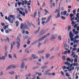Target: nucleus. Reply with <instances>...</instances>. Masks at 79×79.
Instances as JSON below:
<instances>
[{
    "instance_id": "obj_64",
    "label": "nucleus",
    "mask_w": 79,
    "mask_h": 79,
    "mask_svg": "<svg viewBox=\"0 0 79 79\" xmlns=\"http://www.w3.org/2000/svg\"><path fill=\"white\" fill-rule=\"evenodd\" d=\"M77 50V48H73V51H75Z\"/></svg>"
},
{
    "instance_id": "obj_31",
    "label": "nucleus",
    "mask_w": 79,
    "mask_h": 79,
    "mask_svg": "<svg viewBox=\"0 0 79 79\" xmlns=\"http://www.w3.org/2000/svg\"><path fill=\"white\" fill-rule=\"evenodd\" d=\"M44 52V50H43L41 51H39L38 53H43Z\"/></svg>"
},
{
    "instance_id": "obj_21",
    "label": "nucleus",
    "mask_w": 79,
    "mask_h": 79,
    "mask_svg": "<svg viewBox=\"0 0 79 79\" xmlns=\"http://www.w3.org/2000/svg\"><path fill=\"white\" fill-rule=\"evenodd\" d=\"M58 39L59 40L61 41V36H59L58 37Z\"/></svg>"
},
{
    "instance_id": "obj_61",
    "label": "nucleus",
    "mask_w": 79,
    "mask_h": 79,
    "mask_svg": "<svg viewBox=\"0 0 79 79\" xmlns=\"http://www.w3.org/2000/svg\"><path fill=\"white\" fill-rule=\"evenodd\" d=\"M18 78V76L17 75H16L15 76V79H17Z\"/></svg>"
},
{
    "instance_id": "obj_7",
    "label": "nucleus",
    "mask_w": 79,
    "mask_h": 79,
    "mask_svg": "<svg viewBox=\"0 0 79 79\" xmlns=\"http://www.w3.org/2000/svg\"><path fill=\"white\" fill-rule=\"evenodd\" d=\"M15 44H16V43L15 41H13L12 43L10 45V50H13V45H15Z\"/></svg>"
},
{
    "instance_id": "obj_34",
    "label": "nucleus",
    "mask_w": 79,
    "mask_h": 79,
    "mask_svg": "<svg viewBox=\"0 0 79 79\" xmlns=\"http://www.w3.org/2000/svg\"><path fill=\"white\" fill-rule=\"evenodd\" d=\"M6 39L7 40V41L10 43V39H9V38L8 37L6 36Z\"/></svg>"
},
{
    "instance_id": "obj_35",
    "label": "nucleus",
    "mask_w": 79,
    "mask_h": 79,
    "mask_svg": "<svg viewBox=\"0 0 79 79\" xmlns=\"http://www.w3.org/2000/svg\"><path fill=\"white\" fill-rule=\"evenodd\" d=\"M24 2L25 5H27V3H28V2L26 1V0H25L24 1Z\"/></svg>"
},
{
    "instance_id": "obj_55",
    "label": "nucleus",
    "mask_w": 79,
    "mask_h": 79,
    "mask_svg": "<svg viewBox=\"0 0 79 79\" xmlns=\"http://www.w3.org/2000/svg\"><path fill=\"white\" fill-rule=\"evenodd\" d=\"M48 29H47L44 30V32H45H45H47V31H48Z\"/></svg>"
},
{
    "instance_id": "obj_58",
    "label": "nucleus",
    "mask_w": 79,
    "mask_h": 79,
    "mask_svg": "<svg viewBox=\"0 0 79 79\" xmlns=\"http://www.w3.org/2000/svg\"><path fill=\"white\" fill-rule=\"evenodd\" d=\"M60 73L63 76H64V73H63V71H61Z\"/></svg>"
},
{
    "instance_id": "obj_40",
    "label": "nucleus",
    "mask_w": 79,
    "mask_h": 79,
    "mask_svg": "<svg viewBox=\"0 0 79 79\" xmlns=\"http://www.w3.org/2000/svg\"><path fill=\"white\" fill-rule=\"evenodd\" d=\"M67 61H69V62H70V61H71V59H70L69 58H67Z\"/></svg>"
},
{
    "instance_id": "obj_41",
    "label": "nucleus",
    "mask_w": 79,
    "mask_h": 79,
    "mask_svg": "<svg viewBox=\"0 0 79 79\" xmlns=\"http://www.w3.org/2000/svg\"><path fill=\"white\" fill-rule=\"evenodd\" d=\"M67 13V11H64V13L63 14V16H65V15H66Z\"/></svg>"
},
{
    "instance_id": "obj_27",
    "label": "nucleus",
    "mask_w": 79,
    "mask_h": 79,
    "mask_svg": "<svg viewBox=\"0 0 79 79\" xmlns=\"http://www.w3.org/2000/svg\"><path fill=\"white\" fill-rule=\"evenodd\" d=\"M30 43H31V41H29V39L28 40L27 42V44L28 45H29V44H30Z\"/></svg>"
},
{
    "instance_id": "obj_57",
    "label": "nucleus",
    "mask_w": 79,
    "mask_h": 79,
    "mask_svg": "<svg viewBox=\"0 0 79 79\" xmlns=\"http://www.w3.org/2000/svg\"><path fill=\"white\" fill-rule=\"evenodd\" d=\"M37 14V12L36 11H35L34 12V15L36 16V15Z\"/></svg>"
},
{
    "instance_id": "obj_14",
    "label": "nucleus",
    "mask_w": 79,
    "mask_h": 79,
    "mask_svg": "<svg viewBox=\"0 0 79 79\" xmlns=\"http://www.w3.org/2000/svg\"><path fill=\"white\" fill-rule=\"evenodd\" d=\"M40 27H38L37 31H35V33L37 34L38 33V32H39V31H40Z\"/></svg>"
},
{
    "instance_id": "obj_9",
    "label": "nucleus",
    "mask_w": 79,
    "mask_h": 79,
    "mask_svg": "<svg viewBox=\"0 0 79 79\" xmlns=\"http://www.w3.org/2000/svg\"><path fill=\"white\" fill-rule=\"evenodd\" d=\"M25 52L27 53H31V49H29V48H27L25 49Z\"/></svg>"
},
{
    "instance_id": "obj_15",
    "label": "nucleus",
    "mask_w": 79,
    "mask_h": 79,
    "mask_svg": "<svg viewBox=\"0 0 79 79\" xmlns=\"http://www.w3.org/2000/svg\"><path fill=\"white\" fill-rule=\"evenodd\" d=\"M52 73H49L48 72H46L45 73H44V75L45 76V75H48V76H51L52 75Z\"/></svg>"
},
{
    "instance_id": "obj_63",
    "label": "nucleus",
    "mask_w": 79,
    "mask_h": 79,
    "mask_svg": "<svg viewBox=\"0 0 79 79\" xmlns=\"http://www.w3.org/2000/svg\"><path fill=\"white\" fill-rule=\"evenodd\" d=\"M42 20H45V19H46V18H42Z\"/></svg>"
},
{
    "instance_id": "obj_20",
    "label": "nucleus",
    "mask_w": 79,
    "mask_h": 79,
    "mask_svg": "<svg viewBox=\"0 0 79 79\" xmlns=\"http://www.w3.org/2000/svg\"><path fill=\"white\" fill-rule=\"evenodd\" d=\"M61 18L62 19H63V20H65V19H66V18L65 17L62 16H61Z\"/></svg>"
},
{
    "instance_id": "obj_43",
    "label": "nucleus",
    "mask_w": 79,
    "mask_h": 79,
    "mask_svg": "<svg viewBox=\"0 0 79 79\" xmlns=\"http://www.w3.org/2000/svg\"><path fill=\"white\" fill-rule=\"evenodd\" d=\"M23 16H26V14H25V12H23V13H22V14Z\"/></svg>"
},
{
    "instance_id": "obj_38",
    "label": "nucleus",
    "mask_w": 79,
    "mask_h": 79,
    "mask_svg": "<svg viewBox=\"0 0 79 79\" xmlns=\"http://www.w3.org/2000/svg\"><path fill=\"white\" fill-rule=\"evenodd\" d=\"M47 66H45L44 67H41V69H45V68H47Z\"/></svg>"
},
{
    "instance_id": "obj_18",
    "label": "nucleus",
    "mask_w": 79,
    "mask_h": 79,
    "mask_svg": "<svg viewBox=\"0 0 79 79\" xmlns=\"http://www.w3.org/2000/svg\"><path fill=\"white\" fill-rule=\"evenodd\" d=\"M24 63H23L21 65V68H24Z\"/></svg>"
},
{
    "instance_id": "obj_10",
    "label": "nucleus",
    "mask_w": 79,
    "mask_h": 79,
    "mask_svg": "<svg viewBox=\"0 0 79 79\" xmlns=\"http://www.w3.org/2000/svg\"><path fill=\"white\" fill-rule=\"evenodd\" d=\"M57 34H56L53 35H52V39H55L56 38V37H57Z\"/></svg>"
},
{
    "instance_id": "obj_4",
    "label": "nucleus",
    "mask_w": 79,
    "mask_h": 79,
    "mask_svg": "<svg viewBox=\"0 0 79 79\" xmlns=\"http://www.w3.org/2000/svg\"><path fill=\"white\" fill-rule=\"evenodd\" d=\"M50 35V33H48V34H47L46 35H44L43 37H42L41 38H40L39 40V41H40V42L41 41H42L43 40H44V39L45 38H47V37H48V36H49Z\"/></svg>"
},
{
    "instance_id": "obj_5",
    "label": "nucleus",
    "mask_w": 79,
    "mask_h": 79,
    "mask_svg": "<svg viewBox=\"0 0 79 79\" xmlns=\"http://www.w3.org/2000/svg\"><path fill=\"white\" fill-rule=\"evenodd\" d=\"M55 13H57V15L56 16V18H58L60 17V10H57V9L56 10Z\"/></svg>"
},
{
    "instance_id": "obj_47",
    "label": "nucleus",
    "mask_w": 79,
    "mask_h": 79,
    "mask_svg": "<svg viewBox=\"0 0 79 79\" xmlns=\"http://www.w3.org/2000/svg\"><path fill=\"white\" fill-rule=\"evenodd\" d=\"M9 58H12V56L11 54L9 55Z\"/></svg>"
},
{
    "instance_id": "obj_48",
    "label": "nucleus",
    "mask_w": 79,
    "mask_h": 79,
    "mask_svg": "<svg viewBox=\"0 0 79 79\" xmlns=\"http://www.w3.org/2000/svg\"><path fill=\"white\" fill-rule=\"evenodd\" d=\"M35 42L36 44H37V43H39V40H36Z\"/></svg>"
},
{
    "instance_id": "obj_28",
    "label": "nucleus",
    "mask_w": 79,
    "mask_h": 79,
    "mask_svg": "<svg viewBox=\"0 0 79 79\" xmlns=\"http://www.w3.org/2000/svg\"><path fill=\"white\" fill-rule=\"evenodd\" d=\"M1 26H2L4 27L5 26V23H1Z\"/></svg>"
},
{
    "instance_id": "obj_32",
    "label": "nucleus",
    "mask_w": 79,
    "mask_h": 79,
    "mask_svg": "<svg viewBox=\"0 0 79 79\" xmlns=\"http://www.w3.org/2000/svg\"><path fill=\"white\" fill-rule=\"evenodd\" d=\"M45 55H46V56L47 57V58H48V57H49V56H50V55L48 54H46Z\"/></svg>"
},
{
    "instance_id": "obj_19",
    "label": "nucleus",
    "mask_w": 79,
    "mask_h": 79,
    "mask_svg": "<svg viewBox=\"0 0 79 79\" xmlns=\"http://www.w3.org/2000/svg\"><path fill=\"white\" fill-rule=\"evenodd\" d=\"M62 58L63 61H65L66 60V56H63Z\"/></svg>"
},
{
    "instance_id": "obj_42",
    "label": "nucleus",
    "mask_w": 79,
    "mask_h": 79,
    "mask_svg": "<svg viewBox=\"0 0 79 79\" xmlns=\"http://www.w3.org/2000/svg\"><path fill=\"white\" fill-rule=\"evenodd\" d=\"M62 69L63 70L65 69H66V66H63V67H62Z\"/></svg>"
},
{
    "instance_id": "obj_54",
    "label": "nucleus",
    "mask_w": 79,
    "mask_h": 79,
    "mask_svg": "<svg viewBox=\"0 0 79 79\" xmlns=\"http://www.w3.org/2000/svg\"><path fill=\"white\" fill-rule=\"evenodd\" d=\"M5 49L6 52V51H7V47H6V46H5Z\"/></svg>"
},
{
    "instance_id": "obj_33",
    "label": "nucleus",
    "mask_w": 79,
    "mask_h": 79,
    "mask_svg": "<svg viewBox=\"0 0 79 79\" xmlns=\"http://www.w3.org/2000/svg\"><path fill=\"white\" fill-rule=\"evenodd\" d=\"M5 56H2V60H5Z\"/></svg>"
},
{
    "instance_id": "obj_17",
    "label": "nucleus",
    "mask_w": 79,
    "mask_h": 79,
    "mask_svg": "<svg viewBox=\"0 0 79 79\" xmlns=\"http://www.w3.org/2000/svg\"><path fill=\"white\" fill-rule=\"evenodd\" d=\"M65 64H66V65H67V66H69L70 65V63H69V62L67 61L65 63Z\"/></svg>"
},
{
    "instance_id": "obj_60",
    "label": "nucleus",
    "mask_w": 79,
    "mask_h": 79,
    "mask_svg": "<svg viewBox=\"0 0 79 79\" xmlns=\"http://www.w3.org/2000/svg\"><path fill=\"white\" fill-rule=\"evenodd\" d=\"M35 44H36V43H35V41L31 44V45H35Z\"/></svg>"
},
{
    "instance_id": "obj_24",
    "label": "nucleus",
    "mask_w": 79,
    "mask_h": 79,
    "mask_svg": "<svg viewBox=\"0 0 79 79\" xmlns=\"http://www.w3.org/2000/svg\"><path fill=\"white\" fill-rule=\"evenodd\" d=\"M4 56L5 57H7L8 56V52H6L4 54Z\"/></svg>"
},
{
    "instance_id": "obj_37",
    "label": "nucleus",
    "mask_w": 79,
    "mask_h": 79,
    "mask_svg": "<svg viewBox=\"0 0 79 79\" xmlns=\"http://www.w3.org/2000/svg\"><path fill=\"white\" fill-rule=\"evenodd\" d=\"M79 42V40H75L74 41V43H76V44H78V42Z\"/></svg>"
},
{
    "instance_id": "obj_3",
    "label": "nucleus",
    "mask_w": 79,
    "mask_h": 79,
    "mask_svg": "<svg viewBox=\"0 0 79 79\" xmlns=\"http://www.w3.org/2000/svg\"><path fill=\"white\" fill-rule=\"evenodd\" d=\"M23 24H21V25L20 26V29H23V28L24 29H28V30H30V29H29V28L28 27V26L27 25V24H24V25H23Z\"/></svg>"
},
{
    "instance_id": "obj_52",
    "label": "nucleus",
    "mask_w": 79,
    "mask_h": 79,
    "mask_svg": "<svg viewBox=\"0 0 79 79\" xmlns=\"http://www.w3.org/2000/svg\"><path fill=\"white\" fill-rule=\"evenodd\" d=\"M78 39V38H79V36L78 35H77L74 38V39Z\"/></svg>"
},
{
    "instance_id": "obj_8",
    "label": "nucleus",
    "mask_w": 79,
    "mask_h": 79,
    "mask_svg": "<svg viewBox=\"0 0 79 79\" xmlns=\"http://www.w3.org/2000/svg\"><path fill=\"white\" fill-rule=\"evenodd\" d=\"M52 16L51 15H50L48 18V19L46 20V23H48L50 21V18H51Z\"/></svg>"
},
{
    "instance_id": "obj_45",
    "label": "nucleus",
    "mask_w": 79,
    "mask_h": 79,
    "mask_svg": "<svg viewBox=\"0 0 79 79\" xmlns=\"http://www.w3.org/2000/svg\"><path fill=\"white\" fill-rule=\"evenodd\" d=\"M5 32L6 34H8V33H9V31L8 30H5Z\"/></svg>"
},
{
    "instance_id": "obj_29",
    "label": "nucleus",
    "mask_w": 79,
    "mask_h": 79,
    "mask_svg": "<svg viewBox=\"0 0 79 79\" xmlns=\"http://www.w3.org/2000/svg\"><path fill=\"white\" fill-rule=\"evenodd\" d=\"M14 73H15L13 71H12V72H9V74H11V75H13Z\"/></svg>"
},
{
    "instance_id": "obj_25",
    "label": "nucleus",
    "mask_w": 79,
    "mask_h": 79,
    "mask_svg": "<svg viewBox=\"0 0 79 79\" xmlns=\"http://www.w3.org/2000/svg\"><path fill=\"white\" fill-rule=\"evenodd\" d=\"M36 74H38V76H42V72L41 73H38V72H37L36 73Z\"/></svg>"
},
{
    "instance_id": "obj_36",
    "label": "nucleus",
    "mask_w": 79,
    "mask_h": 79,
    "mask_svg": "<svg viewBox=\"0 0 79 79\" xmlns=\"http://www.w3.org/2000/svg\"><path fill=\"white\" fill-rule=\"evenodd\" d=\"M27 24L29 26H32V24L29 22H27Z\"/></svg>"
},
{
    "instance_id": "obj_2",
    "label": "nucleus",
    "mask_w": 79,
    "mask_h": 79,
    "mask_svg": "<svg viewBox=\"0 0 79 79\" xmlns=\"http://www.w3.org/2000/svg\"><path fill=\"white\" fill-rule=\"evenodd\" d=\"M17 39H16L17 41L16 44L17 45V47L18 49H19V47H20V44H21V40L19 38V36H18L17 37Z\"/></svg>"
},
{
    "instance_id": "obj_50",
    "label": "nucleus",
    "mask_w": 79,
    "mask_h": 79,
    "mask_svg": "<svg viewBox=\"0 0 79 79\" xmlns=\"http://www.w3.org/2000/svg\"><path fill=\"white\" fill-rule=\"evenodd\" d=\"M71 2L70 0H66V3H69Z\"/></svg>"
},
{
    "instance_id": "obj_53",
    "label": "nucleus",
    "mask_w": 79,
    "mask_h": 79,
    "mask_svg": "<svg viewBox=\"0 0 79 79\" xmlns=\"http://www.w3.org/2000/svg\"><path fill=\"white\" fill-rule=\"evenodd\" d=\"M66 76L67 77L70 76V74L68 75V73H66Z\"/></svg>"
},
{
    "instance_id": "obj_56",
    "label": "nucleus",
    "mask_w": 79,
    "mask_h": 79,
    "mask_svg": "<svg viewBox=\"0 0 79 79\" xmlns=\"http://www.w3.org/2000/svg\"><path fill=\"white\" fill-rule=\"evenodd\" d=\"M38 68H39V67H38V66H36L35 67H33V69H37Z\"/></svg>"
},
{
    "instance_id": "obj_22",
    "label": "nucleus",
    "mask_w": 79,
    "mask_h": 79,
    "mask_svg": "<svg viewBox=\"0 0 79 79\" xmlns=\"http://www.w3.org/2000/svg\"><path fill=\"white\" fill-rule=\"evenodd\" d=\"M68 31H69V30H71V26L70 25V26H68Z\"/></svg>"
},
{
    "instance_id": "obj_51",
    "label": "nucleus",
    "mask_w": 79,
    "mask_h": 79,
    "mask_svg": "<svg viewBox=\"0 0 79 79\" xmlns=\"http://www.w3.org/2000/svg\"><path fill=\"white\" fill-rule=\"evenodd\" d=\"M31 73H29L26 76H28V77H29L31 76Z\"/></svg>"
},
{
    "instance_id": "obj_23",
    "label": "nucleus",
    "mask_w": 79,
    "mask_h": 79,
    "mask_svg": "<svg viewBox=\"0 0 79 79\" xmlns=\"http://www.w3.org/2000/svg\"><path fill=\"white\" fill-rule=\"evenodd\" d=\"M15 24L16 26V27H18L19 24V22H18V21L16 22Z\"/></svg>"
},
{
    "instance_id": "obj_26",
    "label": "nucleus",
    "mask_w": 79,
    "mask_h": 79,
    "mask_svg": "<svg viewBox=\"0 0 79 79\" xmlns=\"http://www.w3.org/2000/svg\"><path fill=\"white\" fill-rule=\"evenodd\" d=\"M8 25H6L4 27V30H5L6 28H8Z\"/></svg>"
},
{
    "instance_id": "obj_12",
    "label": "nucleus",
    "mask_w": 79,
    "mask_h": 79,
    "mask_svg": "<svg viewBox=\"0 0 79 79\" xmlns=\"http://www.w3.org/2000/svg\"><path fill=\"white\" fill-rule=\"evenodd\" d=\"M69 35L70 36V38H73V34L72 33V32L70 31L69 33Z\"/></svg>"
},
{
    "instance_id": "obj_44",
    "label": "nucleus",
    "mask_w": 79,
    "mask_h": 79,
    "mask_svg": "<svg viewBox=\"0 0 79 79\" xmlns=\"http://www.w3.org/2000/svg\"><path fill=\"white\" fill-rule=\"evenodd\" d=\"M25 12L26 13V14H27V13H28V11L27 10V9H25Z\"/></svg>"
},
{
    "instance_id": "obj_39",
    "label": "nucleus",
    "mask_w": 79,
    "mask_h": 79,
    "mask_svg": "<svg viewBox=\"0 0 79 79\" xmlns=\"http://www.w3.org/2000/svg\"><path fill=\"white\" fill-rule=\"evenodd\" d=\"M77 59L76 58H75L74 63H77Z\"/></svg>"
},
{
    "instance_id": "obj_62",
    "label": "nucleus",
    "mask_w": 79,
    "mask_h": 79,
    "mask_svg": "<svg viewBox=\"0 0 79 79\" xmlns=\"http://www.w3.org/2000/svg\"><path fill=\"white\" fill-rule=\"evenodd\" d=\"M72 24H73V25L74 24H75V23H74V21H72Z\"/></svg>"
},
{
    "instance_id": "obj_16",
    "label": "nucleus",
    "mask_w": 79,
    "mask_h": 79,
    "mask_svg": "<svg viewBox=\"0 0 79 79\" xmlns=\"http://www.w3.org/2000/svg\"><path fill=\"white\" fill-rule=\"evenodd\" d=\"M45 32H44V31H43L42 32V30H41V31L40 32V35H44V34H45Z\"/></svg>"
},
{
    "instance_id": "obj_1",
    "label": "nucleus",
    "mask_w": 79,
    "mask_h": 79,
    "mask_svg": "<svg viewBox=\"0 0 79 79\" xmlns=\"http://www.w3.org/2000/svg\"><path fill=\"white\" fill-rule=\"evenodd\" d=\"M10 17H8V18L7 16H6L5 17L6 20H7L9 21L10 24H13V21H15V16L13 15H10Z\"/></svg>"
},
{
    "instance_id": "obj_6",
    "label": "nucleus",
    "mask_w": 79,
    "mask_h": 79,
    "mask_svg": "<svg viewBox=\"0 0 79 79\" xmlns=\"http://www.w3.org/2000/svg\"><path fill=\"white\" fill-rule=\"evenodd\" d=\"M16 68V67L15 66L13 65H11L10 66L6 68V70H8V69H11V68Z\"/></svg>"
},
{
    "instance_id": "obj_59",
    "label": "nucleus",
    "mask_w": 79,
    "mask_h": 79,
    "mask_svg": "<svg viewBox=\"0 0 79 79\" xmlns=\"http://www.w3.org/2000/svg\"><path fill=\"white\" fill-rule=\"evenodd\" d=\"M18 5L19 6H21V3L20 2H18Z\"/></svg>"
},
{
    "instance_id": "obj_11",
    "label": "nucleus",
    "mask_w": 79,
    "mask_h": 79,
    "mask_svg": "<svg viewBox=\"0 0 79 79\" xmlns=\"http://www.w3.org/2000/svg\"><path fill=\"white\" fill-rule=\"evenodd\" d=\"M31 56L33 58V59H36V58H38V57L34 54H32Z\"/></svg>"
},
{
    "instance_id": "obj_49",
    "label": "nucleus",
    "mask_w": 79,
    "mask_h": 79,
    "mask_svg": "<svg viewBox=\"0 0 79 79\" xmlns=\"http://www.w3.org/2000/svg\"><path fill=\"white\" fill-rule=\"evenodd\" d=\"M14 58H17V57H16V54H14Z\"/></svg>"
},
{
    "instance_id": "obj_30",
    "label": "nucleus",
    "mask_w": 79,
    "mask_h": 79,
    "mask_svg": "<svg viewBox=\"0 0 79 79\" xmlns=\"http://www.w3.org/2000/svg\"><path fill=\"white\" fill-rule=\"evenodd\" d=\"M40 11H39L38 13V17H39V18L40 17Z\"/></svg>"
},
{
    "instance_id": "obj_46",
    "label": "nucleus",
    "mask_w": 79,
    "mask_h": 79,
    "mask_svg": "<svg viewBox=\"0 0 79 79\" xmlns=\"http://www.w3.org/2000/svg\"><path fill=\"white\" fill-rule=\"evenodd\" d=\"M74 15L72 14H71L70 15V18H72L73 16Z\"/></svg>"
},
{
    "instance_id": "obj_13",
    "label": "nucleus",
    "mask_w": 79,
    "mask_h": 79,
    "mask_svg": "<svg viewBox=\"0 0 79 79\" xmlns=\"http://www.w3.org/2000/svg\"><path fill=\"white\" fill-rule=\"evenodd\" d=\"M45 12V15H47V14L49 13V12H48L47 9H45L44 10Z\"/></svg>"
}]
</instances>
